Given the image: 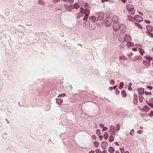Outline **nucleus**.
<instances>
[{
	"label": "nucleus",
	"instance_id": "obj_1",
	"mask_svg": "<svg viewBox=\"0 0 153 153\" xmlns=\"http://www.w3.org/2000/svg\"><path fill=\"white\" fill-rule=\"evenodd\" d=\"M104 14L103 13L101 12L97 13L96 15V18H97L96 22L99 21H100L101 22L103 21L104 19Z\"/></svg>",
	"mask_w": 153,
	"mask_h": 153
},
{
	"label": "nucleus",
	"instance_id": "obj_2",
	"mask_svg": "<svg viewBox=\"0 0 153 153\" xmlns=\"http://www.w3.org/2000/svg\"><path fill=\"white\" fill-rule=\"evenodd\" d=\"M119 19L118 16H114L111 18V22H114V24H117L118 23Z\"/></svg>",
	"mask_w": 153,
	"mask_h": 153
},
{
	"label": "nucleus",
	"instance_id": "obj_3",
	"mask_svg": "<svg viewBox=\"0 0 153 153\" xmlns=\"http://www.w3.org/2000/svg\"><path fill=\"white\" fill-rule=\"evenodd\" d=\"M119 29L120 32L123 33L126 31V27L124 24H121L120 25Z\"/></svg>",
	"mask_w": 153,
	"mask_h": 153
},
{
	"label": "nucleus",
	"instance_id": "obj_4",
	"mask_svg": "<svg viewBox=\"0 0 153 153\" xmlns=\"http://www.w3.org/2000/svg\"><path fill=\"white\" fill-rule=\"evenodd\" d=\"M109 131L111 134L112 135L116 133L114 126L113 125H111Z\"/></svg>",
	"mask_w": 153,
	"mask_h": 153
},
{
	"label": "nucleus",
	"instance_id": "obj_5",
	"mask_svg": "<svg viewBox=\"0 0 153 153\" xmlns=\"http://www.w3.org/2000/svg\"><path fill=\"white\" fill-rule=\"evenodd\" d=\"M134 19L137 22H140L143 21V18L139 15H135L134 17Z\"/></svg>",
	"mask_w": 153,
	"mask_h": 153
},
{
	"label": "nucleus",
	"instance_id": "obj_6",
	"mask_svg": "<svg viewBox=\"0 0 153 153\" xmlns=\"http://www.w3.org/2000/svg\"><path fill=\"white\" fill-rule=\"evenodd\" d=\"M101 145L102 148L103 149H105L108 147V144L107 142L104 141L101 143Z\"/></svg>",
	"mask_w": 153,
	"mask_h": 153
},
{
	"label": "nucleus",
	"instance_id": "obj_7",
	"mask_svg": "<svg viewBox=\"0 0 153 153\" xmlns=\"http://www.w3.org/2000/svg\"><path fill=\"white\" fill-rule=\"evenodd\" d=\"M131 38L128 34L126 35L124 37V41L126 42H129L130 41Z\"/></svg>",
	"mask_w": 153,
	"mask_h": 153
},
{
	"label": "nucleus",
	"instance_id": "obj_8",
	"mask_svg": "<svg viewBox=\"0 0 153 153\" xmlns=\"http://www.w3.org/2000/svg\"><path fill=\"white\" fill-rule=\"evenodd\" d=\"M105 22L106 25L108 26L111 25L112 22L110 18L108 17L106 18Z\"/></svg>",
	"mask_w": 153,
	"mask_h": 153
},
{
	"label": "nucleus",
	"instance_id": "obj_9",
	"mask_svg": "<svg viewBox=\"0 0 153 153\" xmlns=\"http://www.w3.org/2000/svg\"><path fill=\"white\" fill-rule=\"evenodd\" d=\"M126 8L128 11H132L134 10V7L130 4H128L126 6Z\"/></svg>",
	"mask_w": 153,
	"mask_h": 153
},
{
	"label": "nucleus",
	"instance_id": "obj_10",
	"mask_svg": "<svg viewBox=\"0 0 153 153\" xmlns=\"http://www.w3.org/2000/svg\"><path fill=\"white\" fill-rule=\"evenodd\" d=\"M79 11L82 13H84L85 14H86L87 12L88 11L89 12H90V10L88 9L87 8H86L85 9L84 8L82 7L80 8Z\"/></svg>",
	"mask_w": 153,
	"mask_h": 153
},
{
	"label": "nucleus",
	"instance_id": "obj_11",
	"mask_svg": "<svg viewBox=\"0 0 153 153\" xmlns=\"http://www.w3.org/2000/svg\"><path fill=\"white\" fill-rule=\"evenodd\" d=\"M120 26L118 23L117 24H114L113 25V28L114 30L115 31H117L119 29Z\"/></svg>",
	"mask_w": 153,
	"mask_h": 153
},
{
	"label": "nucleus",
	"instance_id": "obj_12",
	"mask_svg": "<svg viewBox=\"0 0 153 153\" xmlns=\"http://www.w3.org/2000/svg\"><path fill=\"white\" fill-rule=\"evenodd\" d=\"M96 17L91 16L89 17V19L91 22H94L96 20Z\"/></svg>",
	"mask_w": 153,
	"mask_h": 153
},
{
	"label": "nucleus",
	"instance_id": "obj_13",
	"mask_svg": "<svg viewBox=\"0 0 153 153\" xmlns=\"http://www.w3.org/2000/svg\"><path fill=\"white\" fill-rule=\"evenodd\" d=\"M56 100L57 103L59 105H61L63 102V100L60 98L56 99Z\"/></svg>",
	"mask_w": 153,
	"mask_h": 153
},
{
	"label": "nucleus",
	"instance_id": "obj_14",
	"mask_svg": "<svg viewBox=\"0 0 153 153\" xmlns=\"http://www.w3.org/2000/svg\"><path fill=\"white\" fill-rule=\"evenodd\" d=\"M146 27L147 29H148V30L152 32L153 31V27L152 26L150 25H148L146 26Z\"/></svg>",
	"mask_w": 153,
	"mask_h": 153
},
{
	"label": "nucleus",
	"instance_id": "obj_15",
	"mask_svg": "<svg viewBox=\"0 0 153 153\" xmlns=\"http://www.w3.org/2000/svg\"><path fill=\"white\" fill-rule=\"evenodd\" d=\"M89 14H90V12H89L88 11V12H87V13L85 14V16L84 17V18H83L84 20H85L88 19V18L89 15Z\"/></svg>",
	"mask_w": 153,
	"mask_h": 153
},
{
	"label": "nucleus",
	"instance_id": "obj_16",
	"mask_svg": "<svg viewBox=\"0 0 153 153\" xmlns=\"http://www.w3.org/2000/svg\"><path fill=\"white\" fill-rule=\"evenodd\" d=\"M144 58L148 60L149 61H151L152 60V58L150 56H145Z\"/></svg>",
	"mask_w": 153,
	"mask_h": 153
},
{
	"label": "nucleus",
	"instance_id": "obj_17",
	"mask_svg": "<svg viewBox=\"0 0 153 153\" xmlns=\"http://www.w3.org/2000/svg\"><path fill=\"white\" fill-rule=\"evenodd\" d=\"M128 43L126 44V45L128 47H129L130 46L133 47L134 46V44L132 43L129 42H127Z\"/></svg>",
	"mask_w": 153,
	"mask_h": 153
},
{
	"label": "nucleus",
	"instance_id": "obj_18",
	"mask_svg": "<svg viewBox=\"0 0 153 153\" xmlns=\"http://www.w3.org/2000/svg\"><path fill=\"white\" fill-rule=\"evenodd\" d=\"M74 7L76 9H77L78 8H79V6L78 3H76L74 4Z\"/></svg>",
	"mask_w": 153,
	"mask_h": 153
},
{
	"label": "nucleus",
	"instance_id": "obj_19",
	"mask_svg": "<svg viewBox=\"0 0 153 153\" xmlns=\"http://www.w3.org/2000/svg\"><path fill=\"white\" fill-rule=\"evenodd\" d=\"M139 52L140 54L142 55H143V53L145 52L144 50L143 49L141 48H139Z\"/></svg>",
	"mask_w": 153,
	"mask_h": 153
},
{
	"label": "nucleus",
	"instance_id": "obj_20",
	"mask_svg": "<svg viewBox=\"0 0 153 153\" xmlns=\"http://www.w3.org/2000/svg\"><path fill=\"white\" fill-rule=\"evenodd\" d=\"M104 137L105 140L107 139L108 137V133L106 132H105L104 133Z\"/></svg>",
	"mask_w": 153,
	"mask_h": 153
},
{
	"label": "nucleus",
	"instance_id": "obj_21",
	"mask_svg": "<svg viewBox=\"0 0 153 153\" xmlns=\"http://www.w3.org/2000/svg\"><path fill=\"white\" fill-rule=\"evenodd\" d=\"M99 145V143L97 141H95L94 142V145L96 147H97Z\"/></svg>",
	"mask_w": 153,
	"mask_h": 153
},
{
	"label": "nucleus",
	"instance_id": "obj_22",
	"mask_svg": "<svg viewBox=\"0 0 153 153\" xmlns=\"http://www.w3.org/2000/svg\"><path fill=\"white\" fill-rule=\"evenodd\" d=\"M109 151L110 152L112 153L114 152V149L111 147H110L109 149Z\"/></svg>",
	"mask_w": 153,
	"mask_h": 153
},
{
	"label": "nucleus",
	"instance_id": "obj_23",
	"mask_svg": "<svg viewBox=\"0 0 153 153\" xmlns=\"http://www.w3.org/2000/svg\"><path fill=\"white\" fill-rule=\"evenodd\" d=\"M121 95L123 97H125L126 96V94L124 90L122 91H121Z\"/></svg>",
	"mask_w": 153,
	"mask_h": 153
},
{
	"label": "nucleus",
	"instance_id": "obj_24",
	"mask_svg": "<svg viewBox=\"0 0 153 153\" xmlns=\"http://www.w3.org/2000/svg\"><path fill=\"white\" fill-rule=\"evenodd\" d=\"M114 140L113 137L112 135L110 136L109 137V141L110 142Z\"/></svg>",
	"mask_w": 153,
	"mask_h": 153
},
{
	"label": "nucleus",
	"instance_id": "obj_25",
	"mask_svg": "<svg viewBox=\"0 0 153 153\" xmlns=\"http://www.w3.org/2000/svg\"><path fill=\"white\" fill-rule=\"evenodd\" d=\"M127 18L129 20H131L133 19V18L130 15H128L127 17Z\"/></svg>",
	"mask_w": 153,
	"mask_h": 153
},
{
	"label": "nucleus",
	"instance_id": "obj_26",
	"mask_svg": "<svg viewBox=\"0 0 153 153\" xmlns=\"http://www.w3.org/2000/svg\"><path fill=\"white\" fill-rule=\"evenodd\" d=\"M123 82H121L120 84V86H119V88L121 89L123 88Z\"/></svg>",
	"mask_w": 153,
	"mask_h": 153
},
{
	"label": "nucleus",
	"instance_id": "obj_27",
	"mask_svg": "<svg viewBox=\"0 0 153 153\" xmlns=\"http://www.w3.org/2000/svg\"><path fill=\"white\" fill-rule=\"evenodd\" d=\"M116 128L115 130L117 131H118L120 129V125L119 124H117L116 125Z\"/></svg>",
	"mask_w": 153,
	"mask_h": 153
},
{
	"label": "nucleus",
	"instance_id": "obj_28",
	"mask_svg": "<svg viewBox=\"0 0 153 153\" xmlns=\"http://www.w3.org/2000/svg\"><path fill=\"white\" fill-rule=\"evenodd\" d=\"M96 132L97 134L98 135H99L101 134V132H100V131L99 129H97L96 130Z\"/></svg>",
	"mask_w": 153,
	"mask_h": 153
},
{
	"label": "nucleus",
	"instance_id": "obj_29",
	"mask_svg": "<svg viewBox=\"0 0 153 153\" xmlns=\"http://www.w3.org/2000/svg\"><path fill=\"white\" fill-rule=\"evenodd\" d=\"M39 4L43 5L44 4V1L43 0H39Z\"/></svg>",
	"mask_w": 153,
	"mask_h": 153
},
{
	"label": "nucleus",
	"instance_id": "obj_30",
	"mask_svg": "<svg viewBox=\"0 0 153 153\" xmlns=\"http://www.w3.org/2000/svg\"><path fill=\"white\" fill-rule=\"evenodd\" d=\"M135 46L139 49V48H140L142 47V45L140 44H137L135 45Z\"/></svg>",
	"mask_w": 153,
	"mask_h": 153
},
{
	"label": "nucleus",
	"instance_id": "obj_31",
	"mask_svg": "<svg viewBox=\"0 0 153 153\" xmlns=\"http://www.w3.org/2000/svg\"><path fill=\"white\" fill-rule=\"evenodd\" d=\"M131 83H129L128 87V89L130 91H131L132 89V88L131 86Z\"/></svg>",
	"mask_w": 153,
	"mask_h": 153
},
{
	"label": "nucleus",
	"instance_id": "obj_32",
	"mask_svg": "<svg viewBox=\"0 0 153 153\" xmlns=\"http://www.w3.org/2000/svg\"><path fill=\"white\" fill-rule=\"evenodd\" d=\"M72 6L71 5H69L68 6V10L69 11H71L72 9Z\"/></svg>",
	"mask_w": 153,
	"mask_h": 153
},
{
	"label": "nucleus",
	"instance_id": "obj_33",
	"mask_svg": "<svg viewBox=\"0 0 153 153\" xmlns=\"http://www.w3.org/2000/svg\"><path fill=\"white\" fill-rule=\"evenodd\" d=\"M95 152L96 153H102L101 151L99 149H97L95 150Z\"/></svg>",
	"mask_w": 153,
	"mask_h": 153
},
{
	"label": "nucleus",
	"instance_id": "obj_34",
	"mask_svg": "<svg viewBox=\"0 0 153 153\" xmlns=\"http://www.w3.org/2000/svg\"><path fill=\"white\" fill-rule=\"evenodd\" d=\"M147 104L149 106H150V107L152 108H153V104H152V103H150L149 102H147Z\"/></svg>",
	"mask_w": 153,
	"mask_h": 153
},
{
	"label": "nucleus",
	"instance_id": "obj_35",
	"mask_svg": "<svg viewBox=\"0 0 153 153\" xmlns=\"http://www.w3.org/2000/svg\"><path fill=\"white\" fill-rule=\"evenodd\" d=\"M145 94L146 95H150L151 94V93L150 92H147L146 91H145Z\"/></svg>",
	"mask_w": 153,
	"mask_h": 153
},
{
	"label": "nucleus",
	"instance_id": "obj_36",
	"mask_svg": "<svg viewBox=\"0 0 153 153\" xmlns=\"http://www.w3.org/2000/svg\"><path fill=\"white\" fill-rule=\"evenodd\" d=\"M68 1L69 4H72L74 2V0H68Z\"/></svg>",
	"mask_w": 153,
	"mask_h": 153
},
{
	"label": "nucleus",
	"instance_id": "obj_37",
	"mask_svg": "<svg viewBox=\"0 0 153 153\" xmlns=\"http://www.w3.org/2000/svg\"><path fill=\"white\" fill-rule=\"evenodd\" d=\"M65 95H66V94H61L60 95H59L58 96H59V97H61L62 96L64 97Z\"/></svg>",
	"mask_w": 153,
	"mask_h": 153
},
{
	"label": "nucleus",
	"instance_id": "obj_38",
	"mask_svg": "<svg viewBox=\"0 0 153 153\" xmlns=\"http://www.w3.org/2000/svg\"><path fill=\"white\" fill-rule=\"evenodd\" d=\"M149 101L150 103H153V98H150Z\"/></svg>",
	"mask_w": 153,
	"mask_h": 153
},
{
	"label": "nucleus",
	"instance_id": "obj_39",
	"mask_svg": "<svg viewBox=\"0 0 153 153\" xmlns=\"http://www.w3.org/2000/svg\"><path fill=\"white\" fill-rule=\"evenodd\" d=\"M120 149L121 150V153H123L124 152V147H123L122 148H120Z\"/></svg>",
	"mask_w": 153,
	"mask_h": 153
},
{
	"label": "nucleus",
	"instance_id": "obj_40",
	"mask_svg": "<svg viewBox=\"0 0 153 153\" xmlns=\"http://www.w3.org/2000/svg\"><path fill=\"white\" fill-rule=\"evenodd\" d=\"M110 83L111 84L113 85L114 83V81L113 80H111L110 82Z\"/></svg>",
	"mask_w": 153,
	"mask_h": 153
},
{
	"label": "nucleus",
	"instance_id": "obj_41",
	"mask_svg": "<svg viewBox=\"0 0 153 153\" xmlns=\"http://www.w3.org/2000/svg\"><path fill=\"white\" fill-rule=\"evenodd\" d=\"M84 6L86 7H88V4L87 3H85L84 4Z\"/></svg>",
	"mask_w": 153,
	"mask_h": 153
},
{
	"label": "nucleus",
	"instance_id": "obj_42",
	"mask_svg": "<svg viewBox=\"0 0 153 153\" xmlns=\"http://www.w3.org/2000/svg\"><path fill=\"white\" fill-rule=\"evenodd\" d=\"M120 93V91L118 90L117 89H116V94H118Z\"/></svg>",
	"mask_w": 153,
	"mask_h": 153
},
{
	"label": "nucleus",
	"instance_id": "obj_43",
	"mask_svg": "<svg viewBox=\"0 0 153 153\" xmlns=\"http://www.w3.org/2000/svg\"><path fill=\"white\" fill-rule=\"evenodd\" d=\"M148 33H149V34H150V35H149V36H150V37L152 38H153V35L152 33H151L150 32H148Z\"/></svg>",
	"mask_w": 153,
	"mask_h": 153
},
{
	"label": "nucleus",
	"instance_id": "obj_44",
	"mask_svg": "<svg viewBox=\"0 0 153 153\" xmlns=\"http://www.w3.org/2000/svg\"><path fill=\"white\" fill-rule=\"evenodd\" d=\"M94 126L95 128H97V125L96 123H94Z\"/></svg>",
	"mask_w": 153,
	"mask_h": 153
},
{
	"label": "nucleus",
	"instance_id": "obj_45",
	"mask_svg": "<svg viewBox=\"0 0 153 153\" xmlns=\"http://www.w3.org/2000/svg\"><path fill=\"white\" fill-rule=\"evenodd\" d=\"M134 130L133 129H132L131 130V131H130V134L131 135V136H132L133 135V134L132 133V132H134Z\"/></svg>",
	"mask_w": 153,
	"mask_h": 153
},
{
	"label": "nucleus",
	"instance_id": "obj_46",
	"mask_svg": "<svg viewBox=\"0 0 153 153\" xmlns=\"http://www.w3.org/2000/svg\"><path fill=\"white\" fill-rule=\"evenodd\" d=\"M60 0H53V2L54 3H56L60 1Z\"/></svg>",
	"mask_w": 153,
	"mask_h": 153
},
{
	"label": "nucleus",
	"instance_id": "obj_47",
	"mask_svg": "<svg viewBox=\"0 0 153 153\" xmlns=\"http://www.w3.org/2000/svg\"><path fill=\"white\" fill-rule=\"evenodd\" d=\"M138 133H139V134H142L143 133V131L141 130H140L138 131Z\"/></svg>",
	"mask_w": 153,
	"mask_h": 153
},
{
	"label": "nucleus",
	"instance_id": "obj_48",
	"mask_svg": "<svg viewBox=\"0 0 153 153\" xmlns=\"http://www.w3.org/2000/svg\"><path fill=\"white\" fill-rule=\"evenodd\" d=\"M107 129V128L106 127H103V128L102 129V131H105Z\"/></svg>",
	"mask_w": 153,
	"mask_h": 153
},
{
	"label": "nucleus",
	"instance_id": "obj_49",
	"mask_svg": "<svg viewBox=\"0 0 153 153\" xmlns=\"http://www.w3.org/2000/svg\"><path fill=\"white\" fill-rule=\"evenodd\" d=\"M147 88H148L150 89L151 90L153 88L152 86H148Z\"/></svg>",
	"mask_w": 153,
	"mask_h": 153
},
{
	"label": "nucleus",
	"instance_id": "obj_50",
	"mask_svg": "<svg viewBox=\"0 0 153 153\" xmlns=\"http://www.w3.org/2000/svg\"><path fill=\"white\" fill-rule=\"evenodd\" d=\"M146 64H147V66H149L150 65V62L149 61H147Z\"/></svg>",
	"mask_w": 153,
	"mask_h": 153
},
{
	"label": "nucleus",
	"instance_id": "obj_51",
	"mask_svg": "<svg viewBox=\"0 0 153 153\" xmlns=\"http://www.w3.org/2000/svg\"><path fill=\"white\" fill-rule=\"evenodd\" d=\"M145 22L146 23L149 24L150 23V22L149 21H148V20H145Z\"/></svg>",
	"mask_w": 153,
	"mask_h": 153
},
{
	"label": "nucleus",
	"instance_id": "obj_52",
	"mask_svg": "<svg viewBox=\"0 0 153 153\" xmlns=\"http://www.w3.org/2000/svg\"><path fill=\"white\" fill-rule=\"evenodd\" d=\"M100 127H104V125L102 124V123H101L100 125Z\"/></svg>",
	"mask_w": 153,
	"mask_h": 153
},
{
	"label": "nucleus",
	"instance_id": "obj_53",
	"mask_svg": "<svg viewBox=\"0 0 153 153\" xmlns=\"http://www.w3.org/2000/svg\"><path fill=\"white\" fill-rule=\"evenodd\" d=\"M92 138L93 139H94V140H96V137L95 136V135H93L92 136Z\"/></svg>",
	"mask_w": 153,
	"mask_h": 153
},
{
	"label": "nucleus",
	"instance_id": "obj_54",
	"mask_svg": "<svg viewBox=\"0 0 153 153\" xmlns=\"http://www.w3.org/2000/svg\"><path fill=\"white\" fill-rule=\"evenodd\" d=\"M113 88V87H109V89L110 90V91H111V90H112Z\"/></svg>",
	"mask_w": 153,
	"mask_h": 153
},
{
	"label": "nucleus",
	"instance_id": "obj_55",
	"mask_svg": "<svg viewBox=\"0 0 153 153\" xmlns=\"http://www.w3.org/2000/svg\"><path fill=\"white\" fill-rule=\"evenodd\" d=\"M122 2H123V3H125L126 0H121Z\"/></svg>",
	"mask_w": 153,
	"mask_h": 153
},
{
	"label": "nucleus",
	"instance_id": "obj_56",
	"mask_svg": "<svg viewBox=\"0 0 153 153\" xmlns=\"http://www.w3.org/2000/svg\"><path fill=\"white\" fill-rule=\"evenodd\" d=\"M99 138L100 140H102L103 139V136H101L99 137Z\"/></svg>",
	"mask_w": 153,
	"mask_h": 153
},
{
	"label": "nucleus",
	"instance_id": "obj_57",
	"mask_svg": "<svg viewBox=\"0 0 153 153\" xmlns=\"http://www.w3.org/2000/svg\"><path fill=\"white\" fill-rule=\"evenodd\" d=\"M132 50L134 51H137V49L136 48H133Z\"/></svg>",
	"mask_w": 153,
	"mask_h": 153
},
{
	"label": "nucleus",
	"instance_id": "obj_58",
	"mask_svg": "<svg viewBox=\"0 0 153 153\" xmlns=\"http://www.w3.org/2000/svg\"><path fill=\"white\" fill-rule=\"evenodd\" d=\"M146 62H147V61L146 60H144L143 61V64H145V63H146Z\"/></svg>",
	"mask_w": 153,
	"mask_h": 153
},
{
	"label": "nucleus",
	"instance_id": "obj_59",
	"mask_svg": "<svg viewBox=\"0 0 153 153\" xmlns=\"http://www.w3.org/2000/svg\"><path fill=\"white\" fill-rule=\"evenodd\" d=\"M139 14L142 16H143V13L141 12H139Z\"/></svg>",
	"mask_w": 153,
	"mask_h": 153
},
{
	"label": "nucleus",
	"instance_id": "obj_60",
	"mask_svg": "<svg viewBox=\"0 0 153 153\" xmlns=\"http://www.w3.org/2000/svg\"><path fill=\"white\" fill-rule=\"evenodd\" d=\"M88 153H94V151H90Z\"/></svg>",
	"mask_w": 153,
	"mask_h": 153
},
{
	"label": "nucleus",
	"instance_id": "obj_61",
	"mask_svg": "<svg viewBox=\"0 0 153 153\" xmlns=\"http://www.w3.org/2000/svg\"><path fill=\"white\" fill-rule=\"evenodd\" d=\"M117 86V85H115V86H113V88L114 89H115V88H116V87Z\"/></svg>",
	"mask_w": 153,
	"mask_h": 153
},
{
	"label": "nucleus",
	"instance_id": "obj_62",
	"mask_svg": "<svg viewBox=\"0 0 153 153\" xmlns=\"http://www.w3.org/2000/svg\"><path fill=\"white\" fill-rule=\"evenodd\" d=\"M144 108H146V109H147V108H149V107L148 106H147V105H146L144 106Z\"/></svg>",
	"mask_w": 153,
	"mask_h": 153
},
{
	"label": "nucleus",
	"instance_id": "obj_63",
	"mask_svg": "<svg viewBox=\"0 0 153 153\" xmlns=\"http://www.w3.org/2000/svg\"><path fill=\"white\" fill-rule=\"evenodd\" d=\"M5 120H6V121H7V123H8V124H9V123H10L9 121L7 119H5Z\"/></svg>",
	"mask_w": 153,
	"mask_h": 153
},
{
	"label": "nucleus",
	"instance_id": "obj_64",
	"mask_svg": "<svg viewBox=\"0 0 153 153\" xmlns=\"http://www.w3.org/2000/svg\"><path fill=\"white\" fill-rule=\"evenodd\" d=\"M151 114H152V116H153V111H151Z\"/></svg>",
	"mask_w": 153,
	"mask_h": 153
}]
</instances>
